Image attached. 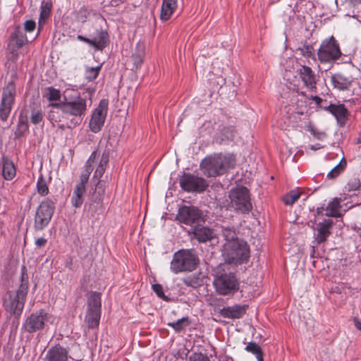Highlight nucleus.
I'll return each mask as SVG.
<instances>
[{
  "label": "nucleus",
  "instance_id": "obj_1",
  "mask_svg": "<svg viewBox=\"0 0 361 361\" xmlns=\"http://www.w3.org/2000/svg\"><path fill=\"white\" fill-rule=\"evenodd\" d=\"M59 105L63 113L68 116L69 121L66 126L74 128L79 126L85 116L91 102L73 90H66L63 94V99Z\"/></svg>",
  "mask_w": 361,
  "mask_h": 361
},
{
  "label": "nucleus",
  "instance_id": "obj_2",
  "mask_svg": "<svg viewBox=\"0 0 361 361\" xmlns=\"http://www.w3.org/2000/svg\"><path fill=\"white\" fill-rule=\"evenodd\" d=\"M178 219L190 226L189 233L199 243L203 242V218L200 209L195 207L183 206L178 210Z\"/></svg>",
  "mask_w": 361,
  "mask_h": 361
},
{
  "label": "nucleus",
  "instance_id": "obj_3",
  "mask_svg": "<svg viewBox=\"0 0 361 361\" xmlns=\"http://www.w3.org/2000/svg\"><path fill=\"white\" fill-rule=\"evenodd\" d=\"M222 255L228 264H242L250 257V248L246 242L240 240L225 243Z\"/></svg>",
  "mask_w": 361,
  "mask_h": 361
},
{
  "label": "nucleus",
  "instance_id": "obj_4",
  "mask_svg": "<svg viewBox=\"0 0 361 361\" xmlns=\"http://www.w3.org/2000/svg\"><path fill=\"white\" fill-rule=\"evenodd\" d=\"M225 264H220L212 270L214 276L213 284L216 290L221 295L230 294L238 289V282L231 273H226L224 269Z\"/></svg>",
  "mask_w": 361,
  "mask_h": 361
},
{
  "label": "nucleus",
  "instance_id": "obj_5",
  "mask_svg": "<svg viewBox=\"0 0 361 361\" xmlns=\"http://www.w3.org/2000/svg\"><path fill=\"white\" fill-rule=\"evenodd\" d=\"M199 263V259L192 250H180L173 254L170 269L176 274L192 271Z\"/></svg>",
  "mask_w": 361,
  "mask_h": 361
},
{
  "label": "nucleus",
  "instance_id": "obj_6",
  "mask_svg": "<svg viewBox=\"0 0 361 361\" xmlns=\"http://www.w3.org/2000/svg\"><path fill=\"white\" fill-rule=\"evenodd\" d=\"M27 281H22L16 291H8L4 299V306L7 312L13 314H20L25 305L27 293Z\"/></svg>",
  "mask_w": 361,
  "mask_h": 361
},
{
  "label": "nucleus",
  "instance_id": "obj_7",
  "mask_svg": "<svg viewBox=\"0 0 361 361\" xmlns=\"http://www.w3.org/2000/svg\"><path fill=\"white\" fill-rule=\"evenodd\" d=\"M230 206L236 212L248 214L252 208L249 190L245 186H236L229 191Z\"/></svg>",
  "mask_w": 361,
  "mask_h": 361
},
{
  "label": "nucleus",
  "instance_id": "obj_8",
  "mask_svg": "<svg viewBox=\"0 0 361 361\" xmlns=\"http://www.w3.org/2000/svg\"><path fill=\"white\" fill-rule=\"evenodd\" d=\"M341 55L339 44L334 36L322 40L317 51L318 59L323 64H333Z\"/></svg>",
  "mask_w": 361,
  "mask_h": 361
},
{
  "label": "nucleus",
  "instance_id": "obj_9",
  "mask_svg": "<svg viewBox=\"0 0 361 361\" xmlns=\"http://www.w3.org/2000/svg\"><path fill=\"white\" fill-rule=\"evenodd\" d=\"M55 202L47 198L37 207L33 222V228L35 231L44 230L51 222L55 212Z\"/></svg>",
  "mask_w": 361,
  "mask_h": 361
},
{
  "label": "nucleus",
  "instance_id": "obj_10",
  "mask_svg": "<svg viewBox=\"0 0 361 361\" xmlns=\"http://www.w3.org/2000/svg\"><path fill=\"white\" fill-rule=\"evenodd\" d=\"M95 159H87L83 171L80 176V180L75 185L71 196V202L73 207L79 208L83 203L84 194L86 192V183L93 171L92 164Z\"/></svg>",
  "mask_w": 361,
  "mask_h": 361
},
{
  "label": "nucleus",
  "instance_id": "obj_11",
  "mask_svg": "<svg viewBox=\"0 0 361 361\" xmlns=\"http://www.w3.org/2000/svg\"><path fill=\"white\" fill-rule=\"evenodd\" d=\"M101 317V295L90 292L87 298V308L85 322L89 329L97 328Z\"/></svg>",
  "mask_w": 361,
  "mask_h": 361
},
{
  "label": "nucleus",
  "instance_id": "obj_12",
  "mask_svg": "<svg viewBox=\"0 0 361 361\" xmlns=\"http://www.w3.org/2000/svg\"><path fill=\"white\" fill-rule=\"evenodd\" d=\"M16 88L14 82L10 81L3 87L0 104V118L6 121L11 111L16 96Z\"/></svg>",
  "mask_w": 361,
  "mask_h": 361
},
{
  "label": "nucleus",
  "instance_id": "obj_13",
  "mask_svg": "<svg viewBox=\"0 0 361 361\" xmlns=\"http://www.w3.org/2000/svg\"><path fill=\"white\" fill-rule=\"evenodd\" d=\"M347 196L340 195V197H335L330 201L326 208V215L333 217H340L354 206L360 204V201H354L353 200L347 201Z\"/></svg>",
  "mask_w": 361,
  "mask_h": 361
},
{
  "label": "nucleus",
  "instance_id": "obj_14",
  "mask_svg": "<svg viewBox=\"0 0 361 361\" xmlns=\"http://www.w3.org/2000/svg\"><path fill=\"white\" fill-rule=\"evenodd\" d=\"M27 42V37L23 30L19 27H16L10 36L8 44V59L13 61H17L19 56V49Z\"/></svg>",
  "mask_w": 361,
  "mask_h": 361
},
{
  "label": "nucleus",
  "instance_id": "obj_15",
  "mask_svg": "<svg viewBox=\"0 0 361 361\" xmlns=\"http://www.w3.org/2000/svg\"><path fill=\"white\" fill-rule=\"evenodd\" d=\"M51 316L44 310H40L31 314L23 324L25 331L34 333L44 329L45 324L49 321Z\"/></svg>",
  "mask_w": 361,
  "mask_h": 361
},
{
  "label": "nucleus",
  "instance_id": "obj_16",
  "mask_svg": "<svg viewBox=\"0 0 361 361\" xmlns=\"http://www.w3.org/2000/svg\"><path fill=\"white\" fill-rule=\"evenodd\" d=\"M235 159H204V175L215 176L224 173L233 167Z\"/></svg>",
  "mask_w": 361,
  "mask_h": 361
},
{
  "label": "nucleus",
  "instance_id": "obj_17",
  "mask_svg": "<svg viewBox=\"0 0 361 361\" xmlns=\"http://www.w3.org/2000/svg\"><path fill=\"white\" fill-rule=\"evenodd\" d=\"M108 105L109 102L107 99H102L92 111L89 123V127L92 132L96 133L102 130L106 117Z\"/></svg>",
  "mask_w": 361,
  "mask_h": 361
},
{
  "label": "nucleus",
  "instance_id": "obj_18",
  "mask_svg": "<svg viewBox=\"0 0 361 361\" xmlns=\"http://www.w3.org/2000/svg\"><path fill=\"white\" fill-rule=\"evenodd\" d=\"M181 188L188 192L203 191V180L194 175L185 173L180 179Z\"/></svg>",
  "mask_w": 361,
  "mask_h": 361
},
{
  "label": "nucleus",
  "instance_id": "obj_19",
  "mask_svg": "<svg viewBox=\"0 0 361 361\" xmlns=\"http://www.w3.org/2000/svg\"><path fill=\"white\" fill-rule=\"evenodd\" d=\"M235 130L233 126L219 125L218 132L214 136V142L221 144H227L233 140L235 136Z\"/></svg>",
  "mask_w": 361,
  "mask_h": 361
},
{
  "label": "nucleus",
  "instance_id": "obj_20",
  "mask_svg": "<svg viewBox=\"0 0 361 361\" xmlns=\"http://www.w3.org/2000/svg\"><path fill=\"white\" fill-rule=\"evenodd\" d=\"M304 85L311 91L316 90V76L312 68L302 65L297 71Z\"/></svg>",
  "mask_w": 361,
  "mask_h": 361
},
{
  "label": "nucleus",
  "instance_id": "obj_21",
  "mask_svg": "<svg viewBox=\"0 0 361 361\" xmlns=\"http://www.w3.org/2000/svg\"><path fill=\"white\" fill-rule=\"evenodd\" d=\"M69 357L68 349L59 344L49 348L45 355L47 361H67Z\"/></svg>",
  "mask_w": 361,
  "mask_h": 361
},
{
  "label": "nucleus",
  "instance_id": "obj_22",
  "mask_svg": "<svg viewBox=\"0 0 361 361\" xmlns=\"http://www.w3.org/2000/svg\"><path fill=\"white\" fill-rule=\"evenodd\" d=\"M61 104V102L59 103H51L49 106L51 109L48 113V120L54 125L55 123H65L68 121L69 118L62 111V108L59 106Z\"/></svg>",
  "mask_w": 361,
  "mask_h": 361
},
{
  "label": "nucleus",
  "instance_id": "obj_23",
  "mask_svg": "<svg viewBox=\"0 0 361 361\" xmlns=\"http://www.w3.org/2000/svg\"><path fill=\"white\" fill-rule=\"evenodd\" d=\"M324 109L329 111L335 116L340 126L342 127L345 125L348 116V111L345 107L344 104L336 105L331 104L327 107H324Z\"/></svg>",
  "mask_w": 361,
  "mask_h": 361
},
{
  "label": "nucleus",
  "instance_id": "obj_24",
  "mask_svg": "<svg viewBox=\"0 0 361 361\" xmlns=\"http://www.w3.org/2000/svg\"><path fill=\"white\" fill-rule=\"evenodd\" d=\"M332 224V221L329 219H325L317 224V232L314 234L315 240L317 243H322L327 239L331 233L330 228Z\"/></svg>",
  "mask_w": 361,
  "mask_h": 361
},
{
  "label": "nucleus",
  "instance_id": "obj_25",
  "mask_svg": "<svg viewBox=\"0 0 361 361\" xmlns=\"http://www.w3.org/2000/svg\"><path fill=\"white\" fill-rule=\"evenodd\" d=\"M361 188L360 180L358 178L350 179L343 190V195L347 196V199L354 201H359L356 192L360 191Z\"/></svg>",
  "mask_w": 361,
  "mask_h": 361
},
{
  "label": "nucleus",
  "instance_id": "obj_26",
  "mask_svg": "<svg viewBox=\"0 0 361 361\" xmlns=\"http://www.w3.org/2000/svg\"><path fill=\"white\" fill-rule=\"evenodd\" d=\"M331 82L334 88L345 91L351 87L353 80L350 77L345 76L341 73H335L331 75Z\"/></svg>",
  "mask_w": 361,
  "mask_h": 361
},
{
  "label": "nucleus",
  "instance_id": "obj_27",
  "mask_svg": "<svg viewBox=\"0 0 361 361\" xmlns=\"http://www.w3.org/2000/svg\"><path fill=\"white\" fill-rule=\"evenodd\" d=\"M0 169L2 176L6 180L13 179L16 173L15 165L11 159H1Z\"/></svg>",
  "mask_w": 361,
  "mask_h": 361
},
{
  "label": "nucleus",
  "instance_id": "obj_28",
  "mask_svg": "<svg viewBox=\"0 0 361 361\" xmlns=\"http://www.w3.org/2000/svg\"><path fill=\"white\" fill-rule=\"evenodd\" d=\"M177 8V0H163L160 18L163 21L168 20Z\"/></svg>",
  "mask_w": 361,
  "mask_h": 361
},
{
  "label": "nucleus",
  "instance_id": "obj_29",
  "mask_svg": "<svg viewBox=\"0 0 361 361\" xmlns=\"http://www.w3.org/2000/svg\"><path fill=\"white\" fill-rule=\"evenodd\" d=\"M107 36L106 32H98L92 39H90V45L97 50L103 49L107 44Z\"/></svg>",
  "mask_w": 361,
  "mask_h": 361
},
{
  "label": "nucleus",
  "instance_id": "obj_30",
  "mask_svg": "<svg viewBox=\"0 0 361 361\" xmlns=\"http://www.w3.org/2000/svg\"><path fill=\"white\" fill-rule=\"evenodd\" d=\"M245 312V307L241 305H233L222 310L224 316L228 318H240Z\"/></svg>",
  "mask_w": 361,
  "mask_h": 361
},
{
  "label": "nucleus",
  "instance_id": "obj_31",
  "mask_svg": "<svg viewBox=\"0 0 361 361\" xmlns=\"http://www.w3.org/2000/svg\"><path fill=\"white\" fill-rule=\"evenodd\" d=\"M43 97L47 98L51 103H58V101L61 102V94L59 90L49 87L44 90Z\"/></svg>",
  "mask_w": 361,
  "mask_h": 361
},
{
  "label": "nucleus",
  "instance_id": "obj_32",
  "mask_svg": "<svg viewBox=\"0 0 361 361\" xmlns=\"http://www.w3.org/2000/svg\"><path fill=\"white\" fill-rule=\"evenodd\" d=\"M347 167V159H340L339 163L334 166L326 175L329 179H334L342 173Z\"/></svg>",
  "mask_w": 361,
  "mask_h": 361
},
{
  "label": "nucleus",
  "instance_id": "obj_33",
  "mask_svg": "<svg viewBox=\"0 0 361 361\" xmlns=\"http://www.w3.org/2000/svg\"><path fill=\"white\" fill-rule=\"evenodd\" d=\"M40 10V15L38 21V32L35 37H37L39 35L41 30L43 27V25H44L46 20L49 18L51 11V8L47 4H46L44 5H42Z\"/></svg>",
  "mask_w": 361,
  "mask_h": 361
},
{
  "label": "nucleus",
  "instance_id": "obj_34",
  "mask_svg": "<svg viewBox=\"0 0 361 361\" xmlns=\"http://www.w3.org/2000/svg\"><path fill=\"white\" fill-rule=\"evenodd\" d=\"M204 247L214 246L218 244L219 240L214 230L204 226Z\"/></svg>",
  "mask_w": 361,
  "mask_h": 361
},
{
  "label": "nucleus",
  "instance_id": "obj_35",
  "mask_svg": "<svg viewBox=\"0 0 361 361\" xmlns=\"http://www.w3.org/2000/svg\"><path fill=\"white\" fill-rule=\"evenodd\" d=\"M108 159H100V161L98 162V159H95L94 161V164H92L93 169L94 168V166L97 165V167L94 173L93 178H95L98 180V183H99V179L103 176L105 168L107 164Z\"/></svg>",
  "mask_w": 361,
  "mask_h": 361
},
{
  "label": "nucleus",
  "instance_id": "obj_36",
  "mask_svg": "<svg viewBox=\"0 0 361 361\" xmlns=\"http://www.w3.org/2000/svg\"><path fill=\"white\" fill-rule=\"evenodd\" d=\"M221 233L223 237L224 238L225 243H231L235 240H240V239L237 237L234 227H222Z\"/></svg>",
  "mask_w": 361,
  "mask_h": 361
},
{
  "label": "nucleus",
  "instance_id": "obj_37",
  "mask_svg": "<svg viewBox=\"0 0 361 361\" xmlns=\"http://www.w3.org/2000/svg\"><path fill=\"white\" fill-rule=\"evenodd\" d=\"M190 324L188 317H185L177 321L168 323V326L172 327L175 331L180 332Z\"/></svg>",
  "mask_w": 361,
  "mask_h": 361
},
{
  "label": "nucleus",
  "instance_id": "obj_38",
  "mask_svg": "<svg viewBox=\"0 0 361 361\" xmlns=\"http://www.w3.org/2000/svg\"><path fill=\"white\" fill-rule=\"evenodd\" d=\"M245 350L256 356L257 361H263V353L260 346L255 342H250L245 347Z\"/></svg>",
  "mask_w": 361,
  "mask_h": 361
},
{
  "label": "nucleus",
  "instance_id": "obj_39",
  "mask_svg": "<svg viewBox=\"0 0 361 361\" xmlns=\"http://www.w3.org/2000/svg\"><path fill=\"white\" fill-rule=\"evenodd\" d=\"M307 130L318 140H324L326 137V134L324 131L319 130L310 123L307 126Z\"/></svg>",
  "mask_w": 361,
  "mask_h": 361
},
{
  "label": "nucleus",
  "instance_id": "obj_40",
  "mask_svg": "<svg viewBox=\"0 0 361 361\" xmlns=\"http://www.w3.org/2000/svg\"><path fill=\"white\" fill-rule=\"evenodd\" d=\"M300 194L298 190H291L283 197V200L286 204L293 205L300 198Z\"/></svg>",
  "mask_w": 361,
  "mask_h": 361
},
{
  "label": "nucleus",
  "instance_id": "obj_41",
  "mask_svg": "<svg viewBox=\"0 0 361 361\" xmlns=\"http://www.w3.org/2000/svg\"><path fill=\"white\" fill-rule=\"evenodd\" d=\"M28 129V124L27 121L23 118H20L18 123L17 128L15 131V138H19L23 135L25 131Z\"/></svg>",
  "mask_w": 361,
  "mask_h": 361
},
{
  "label": "nucleus",
  "instance_id": "obj_42",
  "mask_svg": "<svg viewBox=\"0 0 361 361\" xmlns=\"http://www.w3.org/2000/svg\"><path fill=\"white\" fill-rule=\"evenodd\" d=\"M102 65L96 67H87L85 70V78L88 81H92L97 78L101 70Z\"/></svg>",
  "mask_w": 361,
  "mask_h": 361
},
{
  "label": "nucleus",
  "instance_id": "obj_43",
  "mask_svg": "<svg viewBox=\"0 0 361 361\" xmlns=\"http://www.w3.org/2000/svg\"><path fill=\"white\" fill-rule=\"evenodd\" d=\"M43 114L41 109H33L31 111L30 119L32 124H39L43 121Z\"/></svg>",
  "mask_w": 361,
  "mask_h": 361
},
{
  "label": "nucleus",
  "instance_id": "obj_44",
  "mask_svg": "<svg viewBox=\"0 0 361 361\" xmlns=\"http://www.w3.org/2000/svg\"><path fill=\"white\" fill-rule=\"evenodd\" d=\"M37 190V192L42 196H45L49 193V188L47 182L42 176L38 178Z\"/></svg>",
  "mask_w": 361,
  "mask_h": 361
},
{
  "label": "nucleus",
  "instance_id": "obj_45",
  "mask_svg": "<svg viewBox=\"0 0 361 361\" xmlns=\"http://www.w3.org/2000/svg\"><path fill=\"white\" fill-rule=\"evenodd\" d=\"M299 50L305 57H311L314 55V49L312 45L305 44L299 48Z\"/></svg>",
  "mask_w": 361,
  "mask_h": 361
},
{
  "label": "nucleus",
  "instance_id": "obj_46",
  "mask_svg": "<svg viewBox=\"0 0 361 361\" xmlns=\"http://www.w3.org/2000/svg\"><path fill=\"white\" fill-rule=\"evenodd\" d=\"M152 289L159 298L166 301L168 300V298L164 295L163 288L160 284L152 285Z\"/></svg>",
  "mask_w": 361,
  "mask_h": 361
},
{
  "label": "nucleus",
  "instance_id": "obj_47",
  "mask_svg": "<svg viewBox=\"0 0 361 361\" xmlns=\"http://www.w3.org/2000/svg\"><path fill=\"white\" fill-rule=\"evenodd\" d=\"M36 23L32 20H27L24 23V30L26 32H32L35 30Z\"/></svg>",
  "mask_w": 361,
  "mask_h": 361
},
{
  "label": "nucleus",
  "instance_id": "obj_48",
  "mask_svg": "<svg viewBox=\"0 0 361 361\" xmlns=\"http://www.w3.org/2000/svg\"><path fill=\"white\" fill-rule=\"evenodd\" d=\"M114 157H115L114 152L113 150H111V149L108 147V145H106L105 149H104L102 154V158H113Z\"/></svg>",
  "mask_w": 361,
  "mask_h": 361
},
{
  "label": "nucleus",
  "instance_id": "obj_49",
  "mask_svg": "<svg viewBox=\"0 0 361 361\" xmlns=\"http://www.w3.org/2000/svg\"><path fill=\"white\" fill-rule=\"evenodd\" d=\"M47 243V239L43 237L37 238L35 241V245L38 247H44Z\"/></svg>",
  "mask_w": 361,
  "mask_h": 361
},
{
  "label": "nucleus",
  "instance_id": "obj_50",
  "mask_svg": "<svg viewBox=\"0 0 361 361\" xmlns=\"http://www.w3.org/2000/svg\"><path fill=\"white\" fill-rule=\"evenodd\" d=\"M141 48V51L140 53L138 54L137 56H136L135 55H133V57H134V61H135V63H137V65H140L142 63V59H143V46H141V45H139Z\"/></svg>",
  "mask_w": 361,
  "mask_h": 361
},
{
  "label": "nucleus",
  "instance_id": "obj_51",
  "mask_svg": "<svg viewBox=\"0 0 361 361\" xmlns=\"http://www.w3.org/2000/svg\"><path fill=\"white\" fill-rule=\"evenodd\" d=\"M190 361H203V355L202 353H194L190 357Z\"/></svg>",
  "mask_w": 361,
  "mask_h": 361
},
{
  "label": "nucleus",
  "instance_id": "obj_52",
  "mask_svg": "<svg viewBox=\"0 0 361 361\" xmlns=\"http://www.w3.org/2000/svg\"><path fill=\"white\" fill-rule=\"evenodd\" d=\"M311 98H312V99L313 101H314V102H315V103H316V104H317V106L318 107H319V108H322V109H324V107H325V106H323L322 105V98H320V97H318V96H312V97H311Z\"/></svg>",
  "mask_w": 361,
  "mask_h": 361
},
{
  "label": "nucleus",
  "instance_id": "obj_53",
  "mask_svg": "<svg viewBox=\"0 0 361 361\" xmlns=\"http://www.w3.org/2000/svg\"><path fill=\"white\" fill-rule=\"evenodd\" d=\"M353 322L355 328L361 331V321L357 317H354Z\"/></svg>",
  "mask_w": 361,
  "mask_h": 361
},
{
  "label": "nucleus",
  "instance_id": "obj_54",
  "mask_svg": "<svg viewBox=\"0 0 361 361\" xmlns=\"http://www.w3.org/2000/svg\"><path fill=\"white\" fill-rule=\"evenodd\" d=\"M77 39L90 45V39L85 37L82 35H78Z\"/></svg>",
  "mask_w": 361,
  "mask_h": 361
},
{
  "label": "nucleus",
  "instance_id": "obj_55",
  "mask_svg": "<svg viewBox=\"0 0 361 361\" xmlns=\"http://www.w3.org/2000/svg\"><path fill=\"white\" fill-rule=\"evenodd\" d=\"M102 148H103V146L101 145L99 146V148L98 151H94V152H93L92 153L91 156L90 157V159L95 158L96 156H97V152H98V155H100V153L102 152Z\"/></svg>",
  "mask_w": 361,
  "mask_h": 361
},
{
  "label": "nucleus",
  "instance_id": "obj_56",
  "mask_svg": "<svg viewBox=\"0 0 361 361\" xmlns=\"http://www.w3.org/2000/svg\"><path fill=\"white\" fill-rule=\"evenodd\" d=\"M356 142L358 144H361V132L359 134L358 137L356 139Z\"/></svg>",
  "mask_w": 361,
  "mask_h": 361
},
{
  "label": "nucleus",
  "instance_id": "obj_57",
  "mask_svg": "<svg viewBox=\"0 0 361 361\" xmlns=\"http://www.w3.org/2000/svg\"><path fill=\"white\" fill-rule=\"evenodd\" d=\"M319 147H315L314 145H311V149L313 150H316L317 149H319Z\"/></svg>",
  "mask_w": 361,
  "mask_h": 361
},
{
  "label": "nucleus",
  "instance_id": "obj_58",
  "mask_svg": "<svg viewBox=\"0 0 361 361\" xmlns=\"http://www.w3.org/2000/svg\"><path fill=\"white\" fill-rule=\"evenodd\" d=\"M207 356H208L207 353H204V361H209Z\"/></svg>",
  "mask_w": 361,
  "mask_h": 361
},
{
  "label": "nucleus",
  "instance_id": "obj_59",
  "mask_svg": "<svg viewBox=\"0 0 361 361\" xmlns=\"http://www.w3.org/2000/svg\"><path fill=\"white\" fill-rule=\"evenodd\" d=\"M200 168H202L203 167V159L201 160L200 163Z\"/></svg>",
  "mask_w": 361,
  "mask_h": 361
},
{
  "label": "nucleus",
  "instance_id": "obj_60",
  "mask_svg": "<svg viewBox=\"0 0 361 361\" xmlns=\"http://www.w3.org/2000/svg\"><path fill=\"white\" fill-rule=\"evenodd\" d=\"M218 79H219V80H220L221 82H223V80H224V79H223L222 78H219Z\"/></svg>",
  "mask_w": 361,
  "mask_h": 361
},
{
  "label": "nucleus",
  "instance_id": "obj_61",
  "mask_svg": "<svg viewBox=\"0 0 361 361\" xmlns=\"http://www.w3.org/2000/svg\"><path fill=\"white\" fill-rule=\"evenodd\" d=\"M205 159H207V158H212L210 156H207V157H204Z\"/></svg>",
  "mask_w": 361,
  "mask_h": 361
},
{
  "label": "nucleus",
  "instance_id": "obj_62",
  "mask_svg": "<svg viewBox=\"0 0 361 361\" xmlns=\"http://www.w3.org/2000/svg\"><path fill=\"white\" fill-rule=\"evenodd\" d=\"M204 190H206V185H204Z\"/></svg>",
  "mask_w": 361,
  "mask_h": 361
}]
</instances>
